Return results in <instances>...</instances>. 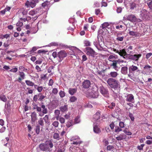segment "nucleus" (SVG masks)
<instances>
[{"instance_id": "obj_5", "label": "nucleus", "mask_w": 152, "mask_h": 152, "mask_svg": "<svg viewBox=\"0 0 152 152\" xmlns=\"http://www.w3.org/2000/svg\"><path fill=\"white\" fill-rule=\"evenodd\" d=\"M85 49L86 52L87 54L89 56L94 57V55H97L96 53L90 47H87Z\"/></svg>"}, {"instance_id": "obj_61", "label": "nucleus", "mask_w": 152, "mask_h": 152, "mask_svg": "<svg viewBox=\"0 0 152 152\" xmlns=\"http://www.w3.org/2000/svg\"><path fill=\"white\" fill-rule=\"evenodd\" d=\"M114 147L113 146L110 145L107 146V149L108 151H110Z\"/></svg>"}, {"instance_id": "obj_6", "label": "nucleus", "mask_w": 152, "mask_h": 152, "mask_svg": "<svg viewBox=\"0 0 152 152\" xmlns=\"http://www.w3.org/2000/svg\"><path fill=\"white\" fill-rule=\"evenodd\" d=\"M123 19L124 20H127L132 22H135L137 20L136 17L133 15H125Z\"/></svg>"}, {"instance_id": "obj_49", "label": "nucleus", "mask_w": 152, "mask_h": 152, "mask_svg": "<svg viewBox=\"0 0 152 152\" xmlns=\"http://www.w3.org/2000/svg\"><path fill=\"white\" fill-rule=\"evenodd\" d=\"M58 120H59L60 123L62 124H64L65 123V119L63 117H59Z\"/></svg>"}, {"instance_id": "obj_53", "label": "nucleus", "mask_w": 152, "mask_h": 152, "mask_svg": "<svg viewBox=\"0 0 152 152\" xmlns=\"http://www.w3.org/2000/svg\"><path fill=\"white\" fill-rule=\"evenodd\" d=\"M58 91L57 88H54L53 89L52 92V93L54 94H58Z\"/></svg>"}, {"instance_id": "obj_14", "label": "nucleus", "mask_w": 152, "mask_h": 152, "mask_svg": "<svg viewBox=\"0 0 152 152\" xmlns=\"http://www.w3.org/2000/svg\"><path fill=\"white\" fill-rule=\"evenodd\" d=\"M19 75L20 77L18 78V80L19 83H21V80L24 79L25 75L23 72H19Z\"/></svg>"}, {"instance_id": "obj_30", "label": "nucleus", "mask_w": 152, "mask_h": 152, "mask_svg": "<svg viewBox=\"0 0 152 152\" xmlns=\"http://www.w3.org/2000/svg\"><path fill=\"white\" fill-rule=\"evenodd\" d=\"M77 91L75 88H70L69 90V93L71 95H73Z\"/></svg>"}, {"instance_id": "obj_39", "label": "nucleus", "mask_w": 152, "mask_h": 152, "mask_svg": "<svg viewBox=\"0 0 152 152\" xmlns=\"http://www.w3.org/2000/svg\"><path fill=\"white\" fill-rule=\"evenodd\" d=\"M102 45H101V44H99V45H98L96 48L98 50L100 51H102L103 49L102 46Z\"/></svg>"}, {"instance_id": "obj_47", "label": "nucleus", "mask_w": 152, "mask_h": 152, "mask_svg": "<svg viewBox=\"0 0 152 152\" xmlns=\"http://www.w3.org/2000/svg\"><path fill=\"white\" fill-rule=\"evenodd\" d=\"M38 96H39L38 100L41 101H42L45 97V96L42 95L41 93L38 94Z\"/></svg>"}, {"instance_id": "obj_45", "label": "nucleus", "mask_w": 152, "mask_h": 152, "mask_svg": "<svg viewBox=\"0 0 152 152\" xmlns=\"http://www.w3.org/2000/svg\"><path fill=\"white\" fill-rule=\"evenodd\" d=\"M72 142H71V144H75V145H77L78 144H79L80 143L79 141V140L78 139L77 140L71 141Z\"/></svg>"}, {"instance_id": "obj_19", "label": "nucleus", "mask_w": 152, "mask_h": 152, "mask_svg": "<svg viewBox=\"0 0 152 152\" xmlns=\"http://www.w3.org/2000/svg\"><path fill=\"white\" fill-rule=\"evenodd\" d=\"M118 75L117 72H111L109 74L110 77L113 78L116 77Z\"/></svg>"}, {"instance_id": "obj_13", "label": "nucleus", "mask_w": 152, "mask_h": 152, "mask_svg": "<svg viewBox=\"0 0 152 152\" xmlns=\"http://www.w3.org/2000/svg\"><path fill=\"white\" fill-rule=\"evenodd\" d=\"M91 85L90 81L88 80H85L83 83V87L85 88H88Z\"/></svg>"}, {"instance_id": "obj_11", "label": "nucleus", "mask_w": 152, "mask_h": 152, "mask_svg": "<svg viewBox=\"0 0 152 152\" xmlns=\"http://www.w3.org/2000/svg\"><path fill=\"white\" fill-rule=\"evenodd\" d=\"M99 91L104 96L107 95L108 94V90L103 86H101L100 87Z\"/></svg>"}, {"instance_id": "obj_2", "label": "nucleus", "mask_w": 152, "mask_h": 152, "mask_svg": "<svg viewBox=\"0 0 152 152\" xmlns=\"http://www.w3.org/2000/svg\"><path fill=\"white\" fill-rule=\"evenodd\" d=\"M53 146V144L51 140L46 141L45 143L40 144L39 146L40 149L42 151H49L50 148Z\"/></svg>"}, {"instance_id": "obj_22", "label": "nucleus", "mask_w": 152, "mask_h": 152, "mask_svg": "<svg viewBox=\"0 0 152 152\" xmlns=\"http://www.w3.org/2000/svg\"><path fill=\"white\" fill-rule=\"evenodd\" d=\"M54 113L56 119L57 120H58L59 118V115L60 114V110H56L55 111Z\"/></svg>"}, {"instance_id": "obj_34", "label": "nucleus", "mask_w": 152, "mask_h": 152, "mask_svg": "<svg viewBox=\"0 0 152 152\" xmlns=\"http://www.w3.org/2000/svg\"><path fill=\"white\" fill-rule=\"evenodd\" d=\"M123 132L127 135H131L132 134V133L130 132L129 131L127 128L125 129L124 130Z\"/></svg>"}, {"instance_id": "obj_16", "label": "nucleus", "mask_w": 152, "mask_h": 152, "mask_svg": "<svg viewBox=\"0 0 152 152\" xmlns=\"http://www.w3.org/2000/svg\"><path fill=\"white\" fill-rule=\"evenodd\" d=\"M121 72L122 74L126 75L128 73V67L126 66L122 67L121 69Z\"/></svg>"}, {"instance_id": "obj_29", "label": "nucleus", "mask_w": 152, "mask_h": 152, "mask_svg": "<svg viewBox=\"0 0 152 152\" xmlns=\"http://www.w3.org/2000/svg\"><path fill=\"white\" fill-rule=\"evenodd\" d=\"M38 123L39 125L42 126H43L44 125V122L42 118H39L38 121Z\"/></svg>"}, {"instance_id": "obj_41", "label": "nucleus", "mask_w": 152, "mask_h": 152, "mask_svg": "<svg viewBox=\"0 0 152 152\" xmlns=\"http://www.w3.org/2000/svg\"><path fill=\"white\" fill-rule=\"evenodd\" d=\"M77 99V98L75 96H72L70 98L69 101L71 102H75Z\"/></svg>"}, {"instance_id": "obj_60", "label": "nucleus", "mask_w": 152, "mask_h": 152, "mask_svg": "<svg viewBox=\"0 0 152 152\" xmlns=\"http://www.w3.org/2000/svg\"><path fill=\"white\" fill-rule=\"evenodd\" d=\"M129 117L130 118L131 120L132 121H134V116L132 114L129 113Z\"/></svg>"}, {"instance_id": "obj_25", "label": "nucleus", "mask_w": 152, "mask_h": 152, "mask_svg": "<svg viewBox=\"0 0 152 152\" xmlns=\"http://www.w3.org/2000/svg\"><path fill=\"white\" fill-rule=\"evenodd\" d=\"M116 58L115 55H111L109 56L108 58V60L110 61L113 62L115 60V59Z\"/></svg>"}, {"instance_id": "obj_54", "label": "nucleus", "mask_w": 152, "mask_h": 152, "mask_svg": "<svg viewBox=\"0 0 152 152\" xmlns=\"http://www.w3.org/2000/svg\"><path fill=\"white\" fill-rule=\"evenodd\" d=\"M85 45L86 46H90L91 42L88 41L86 40L84 42Z\"/></svg>"}, {"instance_id": "obj_32", "label": "nucleus", "mask_w": 152, "mask_h": 152, "mask_svg": "<svg viewBox=\"0 0 152 152\" xmlns=\"http://www.w3.org/2000/svg\"><path fill=\"white\" fill-rule=\"evenodd\" d=\"M60 109L63 112H65L66 111L67 109V106L66 105L62 106L60 107Z\"/></svg>"}, {"instance_id": "obj_24", "label": "nucleus", "mask_w": 152, "mask_h": 152, "mask_svg": "<svg viewBox=\"0 0 152 152\" xmlns=\"http://www.w3.org/2000/svg\"><path fill=\"white\" fill-rule=\"evenodd\" d=\"M50 4V2L47 1H46L44 2L42 4V6L43 7L45 8H47L48 7Z\"/></svg>"}, {"instance_id": "obj_28", "label": "nucleus", "mask_w": 152, "mask_h": 152, "mask_svg": "<svg viewBox=\"0 0 152 152\" xmlns=\"http://www.w3.org/2000/svg\"><path fill=\"white\" fill-rule=\"evenodd\" d=\"M38 48V47H34L32 48L31 50L30 51L28 52V53L30 54H32L34 52L36 51Z\"/></svg>"}, {"instance_id": "obj_55", "label": "nucleus", "mask_w": 152, "mask_h": 152, "mask_svg": "<svg viewBox=\"0 0 152 152\" xmlns=\"http://www.w3.org/2000/svg\"><path fill=\"white\" fill-rule=\"evenodd\" d=\"M59 95L61 97H63L65 96V94L64 91H61L59 93Z\"/></svg>"}, {"instance_id": "obj_35", "label": "nucleus", "mask_w": 152, "mask_h": 152, "mask_svg": "<svg viewBox=\"0 0 152 152\" xmlns=\"http://www.w3.org/2000/svg\"><path fill=\"white\" fill-rule=\"evenodd\" d=\"M53 137L54 139H56L57 140H59L60 139L59 134L57 133H55L53 135Z\"/></svg>"}, {"instance_id": "obj_56", "label": "nucleus", "mask_w": 152, "mask_h": 152, "mask_svg": "<svg viewBox=\"0 0 152 152\" xmlns=\"http://www.w3.org/2000/svg\"><path fill=\"white\" fill-rule=\"evenodd\" d=\"M35 131L37 134H39L40 131V127L39 126H37L36 127Z\"/></svg>"}, {"instance_id": "obj_31", "label": "nucleus", "mask_w": 152, "mask_h": 152, "mask_svg": "<svg viewBox=\"0 0 152 152\" xmlns=\"http://www.w3.org/2000/svg\"><path fill=\"white\" fill-rule=\"evenodd\" d=\"M25 83L27 85L29 86H32L34 85V83L29 80H26Z\"/></svg>"}, {"instance_id": "obj_43", "label": "nucleus", "mask_w": 152, "mask_h": 152, "mask_svg": "<svg viewBox=\"0 0 152 152\" xmlns=\"http://www.w3.org/2000/svg\"><path fill=\"white\" fill-rule=\"evenodd\" d=\"M37 12L34 10L30 11L29 12V14L33 16L37 14Z\"/></svg>"}, {"instance_id": "obj_10", "label": "nucleus", "mask_w": 152, "mask_h": 152, "mask_svg": "<svg viewBox=\"0 0 152 152\" xmlns=\"http://www.w3.org/2000/svg\"><path fill=\"white\" fill-rule=\"evenodd\" d=\"M112 62V63L110 64V66L115 70L118 71L119 68L117 66L118 63L115 60Z\"/></svg>"}, {"instance_id": "obj_52", "label": "nucleus", "mask_w": 152, "mask_h": 152, "mask_svg": "<svg viewBox=\"0 0 152 152\" xmlns=\"http://www.w3.org/2000/svg\"><path fill=\"white\" fill-rule=\"evenodd\" d=\"M145 145L144 144H141L140 145L138 146L137 147L138 149L141 151L143 150V147Z\"/></svg>"}, {"instance_id": "obj_23", "label": "nucleus", "mask_w": 152, "mask_h": 152, "mask_svg": "<svg viewBox=\"0 0 152 152\" xmlns=\"http://www.w3.org/2000/svg\"><path fill=\"white\" fill-rule=\"evenodd\" d=\"M41 108H42V112L44 113H47L48 112L47 109L46 107L42 103L41 105Z\"/></svg>"}, {"instance_id": "obj_7", "label": "nucleus", "mask_w": 152, "mask_h": 152, "mask_svg": "<svg viewBox=\"0 0 152 152\" xmlns=\"http://www.w3.org/2000/svg\"><path fill=\"white\" fill-rule=\"evenodd\" d=\"M129 72H132L134 73L136 72L139 74L140 72V70L137 66L132 65L129 67Z\"/></svg>"}, {"instance_id": "obj_62", "label": "nucleus", "mask_w": 152, "mask_h": 152, "mask_svg": "<svg viewBox=\"0 0 152 152\" xmlns=\"http://www.w3.org/2000/svg\"><path fill=\"white\" fill-rule=\"evenodd\" d=\"M99 6V3L97 1H95L94 2L93 5L94 7L95 8L96 7H98Z\"/></svg>"}, {"instance_id": "obj_3", "label": "nucleus", "mask_w": 152, "mask_h": 152, "mask_svg": "<svg viewBox=\"0 0 152 152\" xmlns=\"http://www.w3.org/2000/svg\"><path fill=\"white\" fill-rule=\"evenodd\" d=\"M107 82L108 86L111 88L116 89L120 87L119 82L115 79L113 78H109Z\"/></svg>"}, {"instance_id": "obj_21", "label": "nucleus", "mask_w": 152, "mask_h": 152, "mask_svg": "<svg viewBox=\"0 0 152 152\" xmlns=\"http://www.w3.org/2000/svg\"><path fill=\"white\" fill-rule=\"evenodd\" d=\"M122 33H118L117 35V38L116 39L120 41H122L124 39V37L123 36L120 37L121 35H122Z\"/></svg>"}, {"instance_id": "obj_40", "label": "nucleus", "mask_w": 152, "mask_h": 152, "mask_svg": "<svg viewBox=\"0 0 152 152\" xmlns=\"http://www.w3.org/2000/svg\"><path fill=\"white\" fill-rule=\"evenodd\" d=\"M151 66L149 65H146L144 67V69H145V70L147 71H149L151 70Z\"/></svg>"}, {"instance_id": "obj_63", "label": "nucleus", "mask_w": 152, "mask_h": 152, "mask_svg": "<svg viewBox=\"0 0 152 152\" xmlns=\"http://www.w3.org/2000/svg\"><path fill=\"white\" fill-rule=\"evenodd\" d=\"M18 71V69L17 68H14L10 70V71L13 72H16Z\"/></svg>"}, {"instance_id": "obj_51", "label": "nucleus", "mask_w": 152, "mask_h": 152, "mask_svg": "<svg viewBox=\"0 0 152 152\" xmlns=\"http://www.w3.org/2000/svg\"><path fill=\"white\" fill-rule=\"evenodd\" d=\"M52 124L55 127H57L58 126L59 123L57 121H55L52 123Z\"/></svg>"}, {"instance_id": "obj_50", "label": "nucleus", "mask_w": 152, "mask_h": 152, "mask_svg": "<svg viewBox=\"0 0 152 152\" xmlns=\"http://www.w3.org/2000/svg\"><path fill=\"white\" fill-rule=\"evenodd\" d=\"M122 131L121 128H119L118 126H116L115 129V132H119Z\"/></svg>"}, {"instance_id": "obj_59", "label": "nucleus", "mask_w": 152, "mask_h": 152, "mask_svg": "<svg viewBox=\"0 0 152 152\" xmlns=\"http://www.w3.org/2000/svg\"><path fill=\"white\" fill-rule=\"evenodd\" d=\"M23 23L20 20L16 24L17 26H18L19 27H21L23 26Z\"/></svg>"}, {"instance_id": "obj_58", "label": "nucleus", "mask_w": 152, "mask_h": 152, "mask_svg": "<svg viewBox=\"0 0 152 152\" xmlns=\"http://www.w3.org/2000/svg\"><path fill=\"white\" fill-rule=\"evenodd\" d=\"M130 8L133 9L136 7V4L134 2H132L130 4Z\"/></svg>"}, {"instance_id": "obj_33", "label": "nucleus", "mask_w": 152, "mask_h": 152, "mask_svg": "<svg viewBox=\"0 0 152 152\" xmlns=\"http://www.w3.org/2000/svg\"><path fill=\"white\" fill-rule=\"evenodd\" d=\"M0 99L1 100L4 102H6L7 101V98L5 96L3 95H0Z\"/></svg>"}, {"instance_id": "obj_64", "label": "nucleus", "mask_w": 152, "mask_h": 152, "mask_svg": "<svg viewBox=\"0 0 152 152\" xmlns=\"http://www.w3.org/2000/svg\"><path fill=\"white\" fill-rule=\"evenodd\" d=\"M53 81L52 79L50 80L49 83H48V85L49 86H52L53 85Z\"/></svg>"}, {"instance_id": "obj_20", "label": "nucleus", "mask_w": 152, "mask_h": 152, "mask_svg": "<svg viewBox=\"0 0 152 152\" xmlns=\"http://www.w3.org/2000/svg\"><path fill=\"white\" fill-rule=\"evenodd\" d=\"M65 150V149L63 146H61L60 147L56 148L55 150V152H64Z\"/></svg>"}, {"instance_id": "obj_48", "label": "nucleus", "mask_w": 152, "mask_h": 152, "mask_svg": "<svg viewBox=\"0 0 152 152\" xmlns=\"http://www.w3.org/2000/svg\"><path fill=\"white\" fill-rule=\"evenodd\" d=\"M97 38H98V41L97 42H98V45H99V44H101V45H103L104 43L103 41L102 40L101 38H100V39H99V37L98 36L97 37Z\"/></svg>"}, {"instance_id": "obj_9", "label": "nucleus", "mask_w": 152, "mask_h": 152, "mask_svg": "<svg viewBox=\"0 0 152 152\" xmlns=\"http://www.w3.org/2000/svg\"><path fill=\"white\" fill-rule=\"evenodd\" d=\"M140 17L143 19H145L148 18L147 11L145 9L141 11Z\"/></svg>"}, {"instance_id": "obj_37", "label": "nucleus", "mask_w": 152, "mask_h": 152, "mask_svg": "<svg viewBox=\"0 0 152 152\" xmlns=\"http://www.w3.org/2000/svg\"><path fill=\"white\" fill-rule=\"evenodd\" d=\"M33 109H37L38 112H41V108L39 107H38L37 105L35 104L34 105Z\"/></svg>"}, {"instance_id": "obj_46", "label": "nucleus", "mask_w": 152, "mask_h": 152, "mask_svg": "<svg viewBox=\"0 0 152 152\" xmlns=\"http://www.w3.org/2000/svg\"><path fill=\"white\" fill-rule=\"evenodd\" d=\"M109 26V23L107 22H105L102 24V28H105Z\"/></svg>"}, {"instance_id": "obj_1", "label": "nucleus", "mask_w": 152, "mask_h": 152, "mask_svg": "<svg viewBox=\"0 0 152 152\" xmlns=\"http://www.w3.org/2000/svg\"><path fill=\"white\" fill-rule=\"evenodd\" d=\"M112 50L115 52L118 53L121 56H122L124 58L131 59L133 61H137L138 60L139 58L142 56L141 54H134V55L128 54L127 53L126 51L124 49H122L121 50H118L114 48H111Z\"/></svg>"}, {"instance_id": "obj_42", "label": "nucleus", "mask_w": 152, "mask_h": 152, "mask_svg": "<svg viewBox=\"0 0 152 152\" xmlns=\"http://www.w3.org/2000/svg\"><path fill=\"white\" fill-rule=\"evenodd\" d=\"M43 120H44L45 122L47 123L48 122L49 115H46L43 118Z\"/></svg>"}, {"instance_id": "obj_26", "label": "nucleus", "mask_w": 152, "mask_h": 152, "mask_svg": "<svg viewBox=\"0 0 152 152\" xmlns=\"http://www.w3.org/2000/svg\"><path fill=\"white\" fill-rule=\"evenodd\" d=\"M132 49L133 47L132 46H129L126 47V50L127 52L129 53V54H130L132 53Z\"/></svg>"}, {"instance_id": "obj_36", "label": "nucleus", "mask_w": 152, "mask_h": 152, "mask_svg": "<svg viewBox=\"0 0 152 152\" xmlns=\"http://www.w3.org/2000/svg\"><path fill=\"white\" fill-rule=\"evenodd\" d=\"M73 125L72 121V120H69L67 122L66 124V126L68 127H69L70 126Z\"/></svg>"}, {"instance_id": "obj_15", "label": "nucleus", "mask_w": 152, "mask_h": 152, "mask_svg": "<svg viewBox=\"0 0 152 152\" xmlns=\"http://www.w3.org/2000/svg\"><path fill=\"white\" fill-rule=\"evenodd\" d=\"M93 130L94 132L96 133H99L101 132V131L98 126L96 125L95 124H93Z\"/></svg>"}, {"instance_id": "obj_12", "label": "nucleus", "mask_w": 152, "mask_h": 152, "mask_svg": "<svg viewBox=\"0 0 152 152\" xmlns=\"http://www.w3.org/2000/svg\"><path fill=\"white\" fill-rule=\"evenodd\" d=\"M31 123L32 124H34L35 122V121L37 120V114L35 112H32L31 115Z\"/></svg>"}, {"instance_id": "obj_4", "label": "nucleus", "mask_w": 152, "mask_h": 152, "mask_svg": "<svg viewBox=\"0 0 152 152\" xmlns=\"http://www.w3.org/2000/svg\"><path fill=\"white\" fill-rule=\"evenodd\" d=\"M124 97L126 98L125 100L127 102L134 103V96L132 94H126L124 96Z\"/></svg>"}, {"instance_id": "obj_8", "label": "nucleus", "mask_w": 152, "mask_h": 152, "mask_svg": "<svg viewBox=\"0 0 152 152\" xmlns=\"http://www.w3.org/2000/svg\"><path fill=\"white\" fill-rule=\"evenodd\" d=\"M66 56V52L63 50H61L57 54V56L59 58V61H61Z\"/></svg>"}, {"instance_id": "obj_27", "label": "nucleus", "mask_w": 152, "mask_h": 152, "mask_svg": "<svg viewBox=\"0 0 152 152\" xmlns=\"http://www.w3.org/2000/svg\"><path fill=\"white\" fill-rule=\"evenodd\" d=\"M146 3L149 8L152 11V0H149L146 1Z\"/></svg>"}, {"instance_id": "obj_38", "label": "nucleus", "mask_w": 152, "mask_h": 152, "mask_svg": "<svg viewBox=\"0 0 152 152\" xmlns=\"http://www.w3.org/2000/svg\"><path fill=\"white\" fill-rule=\"evenodd\" d=\"M80 122V117L79 116H77L75 119L74 122L75 124H78Z\"/></svg>"}, {"instance_id": "obj_44", "label": "nucleus", "mask_w": 152, "mask_h": 152, "mask_svg": "<svg viewBox=\"0 0 152 152\" xmlns=\"http://www.w3.org/2000/svg\"><path fill=\"white\" fill-rule=\"evenodd\" d=\"M129 34L130 35L132 36H135L136 37L137 36V33L133 31H129Z\"/></svg>"}, {"instance_id": "obj_18", "label": "nucleus", "mask_w": 152, "mask_h": 152, "mask_svg": "<svg viewBox=\"0 0 152 152\" xmlns=\"http://www.w3.org/2000/svg\"><path fill=\"white\" fill-rule=\"evenodd\" d=\"M100 115V113L99 112H97L96 114L93 115V120L94 121L98 120L99 118Z\"/></svg>"}, {"instance_id": "obj_17", "label": "nucleus", "mask_w": 152, "mask_h": 152, "mask_svg": "<svg viewBox=\"0 0 152 152\" xmlns=\"http://www.w3.org/2000/svg\"><path fill=\"white\" fill-rule=\"evenodd\" d=\"M126 135L124 134H121L118 137H116V139L118 140H121L126 139Z\"/></svg>"}, {"instance_id": "obj_57", "label": "nucleus", "mask_w": 152, "mask_h": 152, "mask_svg": "<svg viewBox=\"0 0 152 152\" xmlns=\"http://www.w3.org/2000/svg\"><path fill=\"white\" fill-rule=\"evenodd\" d=\"M31 18L30 17H27L26 18H21L20 19V20L21 21H23L25 22L26 20H29V19H30Z\"/></svg>"}]
</instances>
